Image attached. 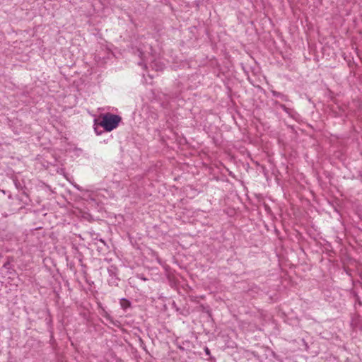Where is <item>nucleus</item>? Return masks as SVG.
Here are the masks:
<instances>
[{
	"label": "nucleus",
	"mask_w": 362,
	"mask_h": 362,
	"mask_svg": "<svg viewBox=\"0 0 362 362\" xmlns=\"http://www.w3.org/2000/svg\"><path fill=\"white\" fill-rule=\"evenodd\" d=\"M121 120V117L117 115L106 113L102 116L100 125L103 127L105 131L111 132L119 125Z\"/></svg>",
	"instance_id": "nucleus-1"
},
{
	"label": "nucleus",
	"mask_w": 362,
	"mask_h": 362,
	"mask_svg": "<svg viewBox=\"0 0 362 362\" xmlns=\"http://www.w3.org/2000/svg\"><path fill=\"white\" fill-rule=\"evenodd\" d=\"M205 352H206V354L207 355H209V354H210V351H209V349L207 347L205 349Z\"/></svg>",
	"instance_id": "nucleus-2"
},
{
	"label": "nucleus",
	"mask_w": 362,
	"mask_h": 362,
	"mask_svg": "<svg viewBox=\"0 0 362 362\" xmlns=\"http://www.w3.org/2000/svg\"><path fill=\"white\" fill-rule=\"evenodd\" d=\"M139 64L144 66V68H146V64H143L142 63H139Z\"/></svg>",
	"instance_id": "nucleus-3"
},
{
	"label": "nucleus",
	"mask_w": 362,
	"mask_h": 362,
	"mask_svg": "<svg viewBox=\"0 0 362 362\" xmlns=\"http://www.w3.org/2000/svg\"><path fill=\"white\" fill-rule=\"evenodd\" d=\"M125 302H126L128 305L129 304V301L125 300Z\"/></svg>",
	"instance_id": "nucleus-4"
}]
</instances>
